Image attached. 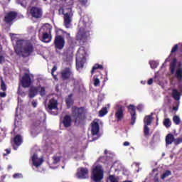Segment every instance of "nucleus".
<instances>
[{
  "mask_svg": "<svg viewBox=\"0 0 182 182\" xmlns=\"http://www.w3.org/2000/svg\"><path fill=\"white\" fill-rule=\"evenodd\" d=\"M33 44L27 41L23 44V41L18 40L16 42V46L14 47V52L18 56L22 58H29L33 53Z\"/></svg>",
  "mask_w": 182,
  "mask_h": 182,
  "instance_id": "obj_1",
  "label": "nucleus"
},
{
  "mask_svg": "<svg viewBox=\"0 0 182 182\" xmlns=\"http://www.w3.org/2000/svg\"><path fill=\"white\" fill-rule=\"evenodd\" d=\"M71 117L75 126H80L85 123L86 117V109L85 107L73 106L71 108Z\"/></svg>",
  "mask_w": 182,
  "mask_h": 182,
  "instance_id": "obj_2",
  "label": "nucleus"
},
{
  "mask_svg": "<svg viewBox=\"0 0 182 182\" xmlns=\"http://www.w3.org/2000/svg\"><path fill=\"white\" fill-rule=\"evenodd\" d=\"M68 12L65 14V9L63 7H60L58 10V12H62L64 15V26L65 28H70V23H72V18L73 16V13L70 8L67 9Z\"/></svg>",
  "mask_w": 182,
  "mask_h": 182,
  "instance_id": "obj_3",
  "label": "nucleus"
},
{
  "mask_svg": "<svg viewBox=\"0 0 182 182\" xmlns=\"http://www.w3.org/2000/svg\"><path fill=\"white\" fill-rule=\"evenodd\" d=\"M92 31V24L90 23H85V27H80V30L78 31L77 36H76V40L77 41H83V39H86V33L87 32H90Z\"/></svg>",
  "mask_w": 182,
  "mask_h": 182,
  "instance_id": "obj_4",
  "label": "nucleus"
},
{
  "mask_svg": "<svg viewBox=\"0 0 182 182\" xmlns=\"http://www.w3.org/2000/svg\"><path fill=\"white\" fill-rule=\"evenodd\" d=\"M60 77L62 80H72V82H75L76 79L75 78V74L72 70V68L69 67L65 68L60 72Z\"/></svg>",
  "mask_w": 182,
  "mask_h": 182,
  "instance_id": "obj_5",
  "label": "nucleus"
},
{
  "mask_svg": "<svg viewBox=\"0 0 182 182\" xmlns=\"http://www.w3.org/2000/svg\"><path fill=\"white\" fill-rule=\"evenodd\" d=\"M104 172L103 169H102V166H96L92 173V180L95 182H102L103 180Z\"/></svg>",
  "mask_w": 182,
  "mask_h": 182,
  "instance_id": "obj_6",
  "label": "nucleus"
},
{
  "mask_svg": "<svg viewBox=\"0 0 182 182\" xmlns=\"http://www.w3.org/2000/svg\"><path fill=\"white\" fill-rule=\"evenodd\" d=\"M151 115H148L146 116L144 119V137H146V139H149L150 136V128L149 127V126L151 124Z\"/></svg>",
  "mask_w": 182,
  "mask_h": 182,
  "instance_id": "obj_7",
  "label": "nucleus"
},
{
  "mask_svg": "<svg viewBox=\"0 0 182 182\" xmlns=\"http://www.w3.org/2000/svg\"><path fill=\"white\" fill-rule=\"evenodd\" d=\"M16 18H18V12L9 11L6 14L4 21L7 25H12Z\"/></svg>",
  "mask_w": 182,
  "mask_h": 182,
  "instance_id": "obj_8",
  "label": "nucleus"
},
{
  "mask_svg": "<svg viewBox=\"0 0 182 182\" xmlns=\"http://www.w3.org/2000/svg\"><path fill=\"white\" fill-rule=\"evenodd\" d=\"M65 38L62 36H56L54 39V46L56 50H62L65 48Z\"/></svg>",
  "mask_w": 182,
  "mask_h": 182,
  "instance_id": "obj_9",
  "label": "nucleus"
},
{
  "mask_svg": "<svg viewBox=\"0 0 182 182\" xmlns=\"http://www.w3.org/2000/svg\"><path fill=\"white\" fill-rule=\"evenodd\" d=\"M20 83L24 89L31 87L32 85V80L31 79V75L28 73H25L20 80Z\"/></svg>",
  "mask_w": 182,
  "mask_h": 182,
  "instance_id": "obj_10",
  "label": "nucleus"
},
{
  "mask_svg": "<svg viewBox=\"0 0 182 182\" xmlns=\"http://www.w3.org/2000/svg\"><path fill=\"white\" fill-rule=\"evenodd\" d=\"M100 132V126L99 125V122L96 121H93L91 123V134L95 136H97V137H93L92 140H97L99 139V132Z\"/></svg>",
  "mask_w": 182,
  "mask_h": 182,
  "instance_id": "obj_11",
  "label": "nucleus"
},
{
  "mask_svg": "<svg viewBox=\"0 0 182 182\" xmlns=\"http://www.w3.org/2000/svg\"><path fill=\"white\" fill-rule=\"evenodd\" d=\"M85 63H86V55L77 53L76 57V68L77 70H79V69H83Z\"/></svg>",
  "mask_w": 182,
  "mask_h": 182,
  "instance_id": "obj_12",
  "label": "nucleus"
},
{
  "mask_svg": "<svg viewBox=\"0 0 182 182\" xmlns=\"http://www.w3.org/2000/svg\"><path fill=\"white\" fill-rule=\"evenodd\" d=\"M29 12L32 18H35V19H41L43 15V12L41 7L32 6Z\"/></svg>",
  "mask_w": 182,
  "mask_h": 182,
  "instance_id": "obj_13",
  "label": "nucleus"
},
{
  "mask_svg": "<svg viewBox=\"0 0 182 182\" xmlns=\"http://www.w3.org/2000/svg\"><path fill=\"white\" fill-rule=\"evenodd\" d=\"M117 111L115 112V117L117 120V122H120L123 117H124V109H123V106L122 105H117Z\"/></svg>",
  "mask_w": 182,
  "mask_h": 182,
  "instance_id": "obj_14",
  "label": "nucleus"
},
{
  "mask_svg": "<svg viewBox=\"0 0 182 182\" xmlns=\"http://www.w3.org/2000/svg\"><path fill=\"white\" fill-rule=\"evenodd\" d=\"M89 174V170L87 168H80L77 172V176L78 178H87Z\"/></svg>",
  "mask_w": 182,
  "mask_h": 182,
  "instance_id": "obj_15",
  "label": "nucleus"
},
{
  "mask_svg": "<svg viewBox=\"0 0 182 182\" xmlns=\"http://www.w3.org/2000/svg\"><path fill=\"white\" fill-rule=\"evenodd\" d=\"M57 109H58V100H55V98L50 99L47 106L48 112L55 110Z\"/></svg>",
  "mask_w": 182,
  "mask_h": 182,
  "instance_id": "obj_16",
  "label": "nucleus"
},
{
  "mask_svg": "<svg viewBox=\"0 0 182 182\" xmlns=\"http://www.w3.org/2000/svg\"><path fill=\"white\" fill-rule=\"evenodd\" d=\"M175 76L179 82H182V63H179L176 66Z\"/></svg>",
  "mask_w": 182,
  "mask_h": 182,
  "instance_id": "obj_17",
  "label": "nucleus"
},
{
  "mask_svg": "<svg viewBox=\"0 0 182 182\" xmlns=\"http://www.w3.org/2000/svg\"><path fill=\"white\" fill-rule=\"evenodd\" d=\"M13 143L16 146V147L13 146V149L14 150H18V147L22 144V136L19 134L16 135L13 139Z\"/></svg>",
  "mask_w": 182,
  "mask_h": 182,
  "instance_id": "obj_18",
  "label": "nucleus"
},
{
  "mask_svg": "<svg viewBox=\"0 0 182 182\" xmlns=\"http://www.w3.org/2000/svg\"><path fill=\"white\" fill-rule=\"evenodd\" d=\"M39 92V87H31L28 90V97L30 99H33L35 96L38 95V92Z\"/></svg>",
  "mask_w": 182,
  "mask_h": 182,
  "instance_id": "obj_19",
  "label": "nucleus"
},
{
  "mask_svg": "<svg viewBox=\"0 0 182 182\" xmlns=\"http://www.w3.org/2000/svg\"><path fill=\"white\" fill-rule=\"evenodd\" d=\"M64 127H70L72 126V117L70 115H65L62 121Z\"/></svg>",
  "mask_w": 182,
  "mask_h": 182,
  "instance_id": "obj_20",
  "label": "nucleus"
},
{
  "mask_svg": "<svg viewBox=\"0 0 182 182\" xmlns=\"http://www.w3.org/2000/svg\"><path fill=\"white\" fill-rule=\"evenodd\" d=\"M32 161L35 167H39L43 163V159L38 158V154H34L32 157Z\"/></svg>",
  "mask_w": 182,
  "mask_h": 182,
  "instance_id": "obj_21",
  "label": "nucleus"
},
{
  "mask_svg": "<svg viewBox=\"0 0 182 182\" xmlns=\"http://www.w3.org/2000/svg\"><path fill=\"white\" fill-rule=\"evenodd\" d=\"M177 65V58H173L169 65V70L171 75H174L176 72V66Z\"/></svg>",
  "mask_w": 182,
  "mask_h": 182,
  "instance_id": "obj_22",
  "label": "nucleus"
},
{
  "mask_svg": "<svg viewBox=\"0 0 182 182\" xmlns=\"http://www.w3.org/2000/svg\"><path fill=\"white\" fill-rule=\"evenodd\" d=\"M174 135L168 134L166 136V144H171L173 141L174 142Z\"/></svg>",
  "mask_w": 182,
  "mask_h": 182,
  "instance_id": "obj_23",
  "label": "nucleus"
},
{
  "mask_svg": "<svg viewBox=\"0 0 182 182\" xmlns=\"http://www.w3.org/2000/svg\"><path fill=\"white\" fill-rule=\"evenodd\" d=\"M180 92L177 89L172 90V97L174 100H180Z\"/></svg>",
  "mask_w": 182,
  "mask_h": 182,
  "instance_id": "obj_24",
  "label": "nucleus"
},
{
  "mask_svg": "<svg viewBox=\"0 0 182 182\" xmlns=\"http://www.w3.org/2000/svg\"><path fill=\"white\" fill-rule=\"evenodd\" d=\"M52 41V37L49 36L48 33H43V42L45 43H49Z\"/></svg>",
  "mask_w": 182,
  "mask_h": 182,
  "instance_id": "obj_25",
  "label": "nucleus"
},
{
  "mask_svg": "<svg viewBox=\"0 0 182 182\" xmlns=\"http://www.w3.org/2000/svg\"><path fill=\"white\" fill-rule=\"evenodd\" d=\"M17 95H18V96H21V97H25V96H26V92H25V90H23V88L21 87V85H18V87Z\"/></svg>",
  "mask_w": 182,
  "mask_h": 182,
  "instance_id": "obj_26",
  "label": "nucleus"
},
{
  "mask_svg": "<svg viewBox=\"0 0 182 182\" xmlns=\"http://www.w3.org/2000/svg\"><path fill=\"white\" fill-rule=\"evenodd\" d=\"M63 35H65V39H67L68 43H73V38L70 36V33L63 31Z\"/></svg>",
  "mask_w": 182,
  "mask_h": 182,
  "instance_id": "obj_27",
  "label": "nucleus"
},
{
  "mask_svg": "<svg viewBox=\"0 0 182 182\" xmlns=\"http://www.w3.org/2000/svg\"><path fill=\"white\" fill-rule=\"evenodd\" d=\"M65 103L67 105V109H70L73 105V100L72 97H70V96H69V97L65 100Z\"/></svg>",
  "mask_w": 182,
  "mask_h": 182,
  "instance_id": "obj_28",
  "label": "nucleus"
},
{
  "mask_svg": "<svg viewBox=\"0 0 182 182\" xmlns=\"http://www.w3.org/2000/svg\"><path fill=\"white\" fill-rule=\"evenodd\" d=\"M1 80V90H2V92H6V90L8 89V87H6V84L5 83V81H4V79L2 77L0 78Z\"/></svg>",
  "mask_w": 182,
  "mask_h": 182,
  "instance_id": "obj_29",
  "label": "nucleus"
},
{
  "mask_svg": "<svg viewBox=\"0 0 182 182\" xmlns=\"http://www.w3.org/2000/svg\"><path fill=\"white\" fill-rule=\"evenodd\" d=\"M128 111L130 114H136V107L133 105H129L127 107Z\"/></svg>",
  "mask_w": 182,
  "mask_h": 182,
  "instance_id": "obj_30",
  "label": "nucleus"
},
{
  "mask_svg": "<svg viewBox=\"0 0 182 182\" xmlns=\"http://www.w3.org/2000/svg\"><path fill=\"white\" fill-rule=\"evenodd\" d=\"M97 69L103 70V65L100 64H95L91 70V75H93V73H95V71L97 70Z\"/></svg>",
  "mask_w": 182,
  "mask_h": 182,
  "instance_id": "obj_31",
  "label": "nucleus"
},
{
  "mask_svg": "<svg viewBox=\"0 0 182 182\" xmlns=\"http://www.w3.org/2000/svg\"><path fill=\"white\" fill-rule=\"evenodd\" d=\"M164 126H165V127H166V129L171 127V120H170V118H166L164 120Z\"/></svg>",
  "mask_w": 182,
  "mask_h": 182,
  "instance_id": "obj_32",
  "label": "nucleus"
},
{
  "mask_svg": "<svg viewBox=\"0 0 182 182\" xmlns=\"http://www.w3.org/2000/svg\"><path fill=\"white\" fill-rule=\"evenodd\" d=\"M168 176H171V171L166 170L161 176V180H164V178H167V177H168Z\"/></svg>",
  "mask_w": 182,
  "mask_h": 182,
  "instance_id": "obj_33",
  "label": "nucleus"
},
{
  "mask_svg": "<svg viewBox=\"0 0 182 182\" xmlns=\"http://www.w3.org/2000/svg\"><path fill=\"white\" fill-rule=\"evenodd\" d=\"M173 122L175 123V124L178 125L180 124L181 120L180 119V117L175 115L173 117Z\"/></svg>",
  "mask_w": 182,
  "mask_h": 182,
  "instance_id": "obj_34",
  "label": "nucleus"
},
{
  "mask_svg": "<svg viewBox=\"0 0 182 182\" xmlns=\"http://www.w3.org/2000/svg\"><path fill=\"white\" fill-rule=\"evenodd\" d=\"M62 156H53V164H58L60 161Z\"/></svg>",
  "mask_w": 182,
  "mask_h": 182,
  "instance_id": "obj_35",
  "label": "nucleus"
},
{
  "mask_svg": "<svg viewBox=\"0 0 182 182\" xmlns=\"http://www.w3.org/2000/svg\"><path fill=\"white\" fill-rule=\"evenodd\" d=\"M94 86H100V80L97 78V75H95L94 77Z\"/></svg>",
  "mask_w": 182,
  "mask_h": 182,
  "instance_id": "obj_36",
  "label": "nucleus"
},
{
  "mask_svg": "<svg viewBox=\"0 0 182 182\" xmlns=\"http://www.w3.org/2000/svg\"><path fill=\"white\" fill-rule=\"evenodd\" d=\"M105 114H107V107H103L100 111V116L101 117H103V116H105Z\"/></svg>",
  "mask_w": 182,
  "mask_h": 182,
  "instance_id": "obj_37",
  "label": "nucleus"
},
{
  "mask_svg": "<svg viewBox=\"0 0 182 182\" xmlns=\"http://www.w3.org/2000/svg\"><path fill=\"white\" fill-rule=\"evenodd\" d=\"M149 65L151 68V69H156L157 66H159V64H157V62L152 60L149 62Z\"/></svg>",
  "mask_w": 182,
  "mask_h": 182,
  "instance_id": "obj_38",
  "label": "nucleus"
},
{
  "mask_svg": "<svg viewBox=\"0 0 182 182\" xmlns=\"http://www.w3.org/2000/svg\"><path fill=\"white\" fill-rule=\"evenodd\" d=\"M56 70H58V67H57L56 65H54V66L53 67L52 70H51V75H52V76H53V78H54L55 80L57 79V76L55 75V74H54L55 72H56Z\"/></svg>",
  "mask_w": 182,
  "mask_h": 182,
  "instance_id": "obj_39",
  "label": "nucleus"
},
{
  "mask_svg": "<svg viewBox=\"0 0 182 182\" xmlns=\"http://www.w3.org/2000/svg\"><path fill=\"white\" fill-rule=\"evenodd\" d=\"M136 114H131V124L132 126L134 125V123H136Z\"/></svg>",
  "mask_w": 182,
  "mask_h": 182,
  "instance_id": "obj_40",
  "label": "nucleus"
},
{
  "mask_svg": "<svg viewBox=\"0 0 182 182\" xmlns=\"http://www.w3.org/2000/svg\"><path fill=\"white\" fill-rule=\"evenodd\" d=\"M107 182H118L117 179H116V177L113 175H110L109 176V181Z\"/></svg>",
  "mask_w": 182,
  "mask_h": 182,
  "instance_id": "obj_41",
  "label": "nucleus"
},
{
  "mask_svg": "<svg viewBox=\"0 0 182 182\" xmlns=\"http://www.w3.org/2000/svg\"><path fill=\"white\" fill-rule=\"evenodd\" d=\"M39 93L42 97H43V96H45V95H46V90H45L44 87H42L41 88Z\"/></svg>",
  "mask_w": 182,
  "mask_h": 182,
  "instance_id": "obj_42",
  "label": "nucleus"
},
{
  "mask_svg": "<svg viewBox=\"0 0 182 182\" xmlns=\"http://www.w3.org/2000/svg\"><path fill=\"white\" fill-rule=\"evenodd\" d=\"M98 162L99 163H106V156H100L98 159Z\"/></svg>",
  "mask_w": 182,
  "mask_h": 182,
  "instance_id": "obj_43",
  "label": "nucleus"
},
{
  "mask_svg": "<svg viewBox=\"0 0 182 182\" xmlns=\"http://www.w3.org/2000/svg\"><path fill=\"white\" fill-rule=\"evenodd\" d=\"M23 176H22V173H14L13 175V178H22Z\"/></svg>",
  "mask_w": 182,
  "mask_h": 182,
  "instance_id": "obj_44",
  "label": "nucleus"
},
{
  "mask_svg": "<svg viewBox=\"0 0 182 182\" xmlns=\"http://www.w3.org/2000/svg\"><path fill=\"white\" fill-rule=\"evenodd\" d=\"M21 124H22L21 122H19V121L15 119V121H14L15 127H19V126H21Z\"/></svg>",
  "mask_w": 182,
  "mask_h": 182,
  "instance_id": "obj_45",
  "label": "nucleus"
},
{
  "mask_svg": "<svg viewBox=\"0 0 182 182\" xmlns=\"http://www.w3.org/2000/svg\"><path fill=\"white\" fill-rule=\"evenodd\" d=\"M31 106H33V107H36L38 106V101L36 100H33L31 102Z\"/></svg>",
  "mask_w": 182,
  "mask_h": 182,
  "instance_id": "obj_46",
  "label": "nucleus"
},
{
  "mask_svg": "<svg viewBox=\"0 0 182 182\" xmlns=\"http://www.w3.org/2000/svg\"><path fill=\"white\" fill-rule=\"evenodd\" d=\"M79 1L82 6H86V4H87V0H79Z\"/></svg>",
  "mask_w": 182,
  "mask_h": 182,
  "instance_id": "obj_47",
  "label": "nucleus"
},
{
  "mask_svg": "<svg viewBox=\"0 0 182 182\" xmlns=\"http://www.w3.org/2000/svg\"><path fill=\"white\" fill-rule=\"evenodd\" d=\"M5 63V57L4 55H0V65Z\"/></svg>",
  "mask_w": 182,
  "mask_h": 182,
  "instance_id": "obj_48",
  "label": "nucleus"
},
{
  "mask_svg": "<svg viewBox=\"0 0 182 182\" xmlns=\"http://www.w3.org/2000/svg\"><path fill=\"white\" fill-rule=\"evenodd\" d=\"M0 97H6V92L5 91L0 92Z\"/></svg>",
  "mask_w": 182,
  "mask_h": 182,
  "instance_id": "obj_49",
  "label": "nucleus"
},
{
  "mask_svg": "<svg viewBox=\"0 0 182 182\" xmlns=\"http://www.w3.org/2000/svg\"><path fill=\"white\" fill-rule=\"evenodd\" d=\"M5 151H6V154H4V156H7L8 154H11V149H6Z\"/></svg>",
  "mask_w": 182,
  "mask_h": 182,
  "instance_id": "obj_50",
  "label": "nucleus"
},
{
  "mask_svg": "<svg viewBox=\"0 0 182 182\" xmlns=\"http://www.w3.org/2000/svg\"><path fill=\"white\" fill-rule=\"evenodd\" d=\"M20 5H21V6H23V8H26L28 4L26 2L23 3L22 1L19 2Z\"/></svg>",
  "mask_w": 182,
  "mask_h": 182,
  "instance_id": "obj_51",
  "label": "nucleus"
},
{
  "mask_svg": "<svg viewBox=\"0 0 182 182\" xmlns=\"http://www.w3.org/2000/svg\"><path fill=\"white\" fill-rule=\"evenodd\" d=\"M148 85H153V78H150L149 80H148Z\"/></svg>",
  "mask_w": 182,
  "mask_h": 182,
  "instance_id": "obj_52",
  "label": "nucleus"
},
{
  "mask_svg": "<svg viewBox=\"0 0 182 182\" xmlns=\"http://www.w3.org/2000/svg\"><path fill=\"white\" fill-rule=\"evenodd\" d=\"M124 146H130V143L129 142V141H125V142H124Z\"/></svg>",
  "mask_w": 182,
  "mask_h": 182,
  "instance_id": "obj_53",
  "label": "nucleus"
},
{
  "mask_svg": "<svg viewBox=\"0 0 182 182\" xmlns=\"http://www.w3.org/2000/svg\"><path fill=\"white\" fill-rule=\"evenodd\" d=\"M137 110H139V112H141V106H138L136 107Z\"/></svg>",
  "mask_w": 182,
  "mask_h": 182,
  "instance_id": "obj_54",
  "label": "nucleus"
},
{
  "mask_svg": "<svg viewBox=\"0 0 182 182\" xmlns=\"http://www.w3.org/2000/svg\"><path fill=\"white\" fill-rule=\"evenodd\" d=\"M173 110H174V111H177V110H178V107H173Z\"/></svg>",
  "mask_w": 182,
  "mask_h": 182,
  "instance_id": "obj_55",
  "label": "nucleus"
},
{
  "mask_svg": "<svg viewBox=\"0 0 182 182\" xmlns=\"http://www.w3.org/2000/svg\"><path fill=\"white\" fill-rule=\"evenodd\" d=\"M154 182H160V181H159V178H154Z\"/></svg>",
  "mask_w": 182,
  "mask_h": 182,
  "instance_id": "obj_56",
  "label": "nucleus"
},
{
  "mask_svg": "<svg viewBox=\"0 0 182 182\" xmlns=\"http://www.w3.org/2000/svg\"><path fill=\"white\" fill-rule=\"evenodd\" d=\"M104 153H105V154H107V153H109V151H107V149H105Z\"/></svg>",
  "mask_w": 182,
  "mask_h": 182,
  "instance_id": "obj_57",
  "label": "nucleus"
},
{
  "mask_svg": "<svg viewBox=\"0 0 182 182\" xmlns=\"http://www.w3.org/2000/svg\"><path fill=\"white\" fill-rule=\"evenodd\" d=\"M166 62H168V58L166 59Z\"/></svg>",
  "mask_w": 182,
  "mask_h": 182,
  "instance_id": "obj_58",
  "label": "nucleus"
},
{
  "mask_svg": "<svg viewBox=\"0 0 182 182\" xmlns=\"http://www.w3.org/2000/svg\"><path fill=\"white\" fill-rule=\"evenodd\" d=\"M43 1H46V0H43Z\"/></svg>",
  "mask_w": 182,
  "mask_h": 182,
  "instance_id": "obj_59",
  "label": "nucleus"
}]
</instances>
